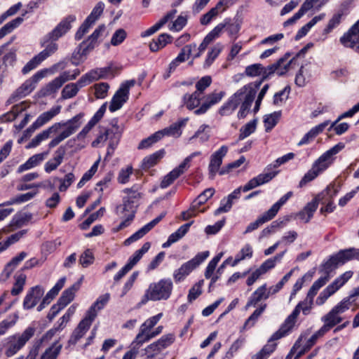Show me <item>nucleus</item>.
Masks as SVG:
<instances>
[{
    "label": "nucleus",
    "instance_id": "f257e3e1",
    "mask_svg": "<svg viewBox=\"0 0 359 359\" xmlns=\"http://www.w3.org/2000/svg\"><path fill=\"white\" fill-rule=\"evenodd\" d=\"M83 113H79L67 121L57 122L37 134L26 146V149L38 147L42 142L47 140L51 135L56 134L59 130L63 129L57 135L53 138L48 144L49 149L57 146L60 142L73 135L81 126Z\"/></svg>",
    "mask_w": 359,
    "mask_h": 359
},
{
    "label": "nucleus",
    "instance_id": "f03ea898",
    "mask_svg": "<svg viewBox=\"0 0 359 359\" xmlns=\"http://www.w3.org/2000/svg\"><path fill=\"white\" fill-rule=\"evenodd\" d=\"M75 20V15H69L67 16L50 32L48 33L43 38L41 43V46L44 47V49L37 55L42 61L45 60L57 51L58 45L55 41L72 28V23Z\"/></svg>",
    "mask_w": 359,
    "mask_h": 359
},
{
    "label": "nucleus",
    "instance_id": "7ed1b4c3",
    "mask_svg": "<svg viewBox=\"0 0 359 359\" xmlns=\"http://www.w3.org/2000/svg\"><path fill=\"white\" fill-rule=\"evenodd\" d=\"M123 133V128L117 122L111 123V126L100 130L97 138L92 142V147H97L108 142L106 158L111 157L117 147Z\"/></svg>",
    "mask_w": 359,
    "mask_h": 359
},
{
    "label": "nucleus",
    "instance_id": "20e7f679",
    "mask_svg": "<svg viewBox=\"0 0 359 359\" xmlns=\"http://www.w3.org/2000/svg\"><path fill=\"white\" fill-rule=\"evenodd\" d=\"M172 282L169 278L152 283L145 291L140 303L144 304L148 301L167 300L172 294Z\"/></svg>",
    "mask_w": 359,
    "mask_h": 359
},
{
    "label": "nucleus",
    "instance_id": "39448f33",
    "mask_svg": "<svg viewBox=\"0 0 359 359\" xmlns=\"http://www.w3.org/2000/svg\"><path fill=\"white\" fill-rule=\"evenodd\" d=\"M34 333L35 328L28 327L22 333H16L5 338L2 341L5 355L8 358L15 355L34 335Z\"/></svg>",
    "mask_w": 359,
    "mask_h": 359
},
{
    "label": "nucleus",
    "instance_id": "423d86ee",
    "mask_svg": "<svg viewBox=\"0 0 359 359\" xmlns=\"http://www.w3.org/2000/svg\"><path fill=\"white\" fill-rule=\"evenodd\" d=\"M350 307L349 299H344L334 306L327 314L321 318L324 325L320 328L325 334L335 325L341 323L343 318L341 314L347 311Z\"/></svg>",
    "mask_w": 359,
    "mask_h": 359
},
{
    "label": "nucleus",
    "instance_id": "0eeeda50",
    "mask_svg": "<svg viewBox=\"0 0 359 359\" xmlns=\"http://www.w3.org/2000/svg\"><path fill=\"white\" fill-rule=\"evenodd\" d=\"M292 196V192L289 191L283 196L276 203H274L269 210L259 217L255 222H251L246 227L244 233H248L259 228L264 223L272 219L278 213L280 208Z\"/></svg>",
    "mask_w": 359,
    "mask_h": 359
},
{
    "label": "nucleus",
    "instance_id": "6e6552de",
    "mask_svg": "<svg viewBox=\"0 0 359 359\" xmlns=\"http://www.w3.org/2000/svg\"><path fill=\"white\" fill-rule=\"evenodd\" d=\"M209 254V251L199 252L194 258L184 263L173 273V278L175 282L182 281L192 271L208 257Z\"/></svg>",
    "mask_w": 359,
    "mask_h": 359
},
{
    "label": "nucleus",
    "instance_id": "1a4fd4ad",
    "mask_svg": "<svg viewBox=\"0 0 359 359\" xmlns=\"http://www.w3.org/2000/svg\"><path fill=\"white\" fill-rule=\"evenodd\" d=\"M359 259V249L348 248L340 250L337 254L332 256L324 264V268L327 271L332 270L333 267L339 265H343L352 259Z\"/></svg>",
    "mask_w": 359,
    "mask_h": 359
},
{
    "label": "nucleus",
    "instance_id": "9d476101",
    "mask_svg": "<svg viewBox=\"0 0 359 359\" xmlns=\"http://www.w3.org/2000/svg\"><path fill=\"white\" fill-rule=\"evenodd\" d=\"M345 145L339 142L323 153L312 165V167L320 174L327 169L334 161V156L341 151Z\"/></svg>",
    "mask_w": 359,
    "mask_h": 359
},
{
    "label": "nucleus",
    "instance_id": "9b49d317",
    "mask_svg": "<svg viewBox=\"0 0 359 359\" xmlns=\"http://www.w3.org/2000/svg\"><path fill=\"white\" fill-rule=\"evenodd\" d=\"M135 83V80H130L121 84L111 100L109 107L110 111L114 112L122 107L128 100L130 88L134 86Z\"/></svg>",
    "mask_w": 359,
    "mask_h": 359
},
{
    "label": "nucleus",
    "instance_id": "f8f14e48",
    "mask_svg": "<svg viewBox=\"0 0 359 359\" xmlns=\"http://www.w3.org/2000/svg\"><path fill=\"white\" fill-rule=\"evenodd\" d=\"M262 81L250 83L247 84V88L245 93L243 94V100L241 102V106L240 110L238 112V117L243 118L245 117L247 112L250 109L252 102L255 98V95L257 90L260 87Z\"/></svg>",
    "mask_w": 359,
    "mask_h": 359
},
{
    "label": "nucleus",
    "instance_id": "ddd939ff",
    "mask_svg": "<svg viewBox=\"0 0 359 359\" xmlns=\"http://www.w3.org/2000/svg\"><path fill=\"white\" fill-rule=\"evenodd\" d=\"M41 3V0L32 1L29 2V4L27 5V10L22 13L21 17H18L12 20L11 21L5 24L0 29V39L4 38L7 34L11 33L15 28L18 27L24 21L23 16H25L27 13H32L34 9L38 8Z\"/></svg>",
    "mask_w": 359,
    "mask_h": 359
},
{
    "label": "nucleus",
    "instance_id": "4468645a",
    "mask_svg": "<svg viewBox=\"0 0 359 359\" xmlns=\"http://www.w3.org/2000/svg\"><path fill=\"white\" fill-rule=\"evenodd\" d=\"M247 85L238 89L234 94H233L228 100L219 108V114L221 116L231 115L241 103L243 100V94L245 93Z\"/></svg>",
    "mask_w": 359,
    "mask_h": 359
},
{
    "label": "nucleus",
    "instance_id": "2eb2a0df",
    "mask_svg": "<svg viewBox=\"0 0 359 359\" xmlns=\"http://www.w3.org/2000/svg\"><path fill=\"white\" fill-rule=\"evenodd\" d=\"M229 147L222 145L219 149L212 154L208 165L209 177L213 180L217 172L219 173L221 165L222 164L223 158L226 155Z\"/></svg>",
    "mask_w": 359,
    "mask_h": 359
},
{
    "label": "nucleus",
    "instance_id": "dca6fc26",
    "mask_svg": "<svg viewBox=\"0 0 359 359\" xmlns=\"http://www.w3.org/2000/svg\"><path fill=\"white\" fill-rule=\"evenodd\" d=\"M98 44L94 39L88 37L87 40L83 41L78 47L77 50L73 53L72 64L75 65L83 62L88 55Z\"/></svg>",
    "mask_w": 359,
    "mask_h": 359
},
{
    "label": "nucleus",
    "instance_id": "f3484780",
    "mask_svg": "<svg viewBox=\"0 0 359 359\" xmlns=\"http://www.w3.org/2000/svg\"><path fill=\"white\" fill-rule=\"evenodd\" d=\"M340 42L344 46L353 48L359 53V20L340 38Z\"/></svg>",
    "mask_w": 359,
    "mask_h": 359
},
{
    "label": "nucleus",
    "instance_id": "a211bd4d",
    "mask_svg": "<svg viewBox=\"0 0 359 359\" xmlns=\"http://www.w3.org/2000/svg\"><path fill=\"white\" fill-rule=\"evenodd\" d=\"M226 95L224 90H215L205 97L204 102L200 107L194 111L196 115L205 114L211 107L218 104Z\"/></svg>",
    "mask_w": 359,
    "mask_h": 359
},
{
    "label": "nucleus",
    "instance_id": "6ab92c4d",
    "mask_svg": "<svg viewBox=\"0 0 359 359\" xmlns=\"http://www.w3.org/2000/svg\"><path fill=\"white\" fill-rule=\"evenodd\" d=\"M298 309H294L292 313L287 317L280 329L273 334L271 339L278 340L281 339L291 331L294 327L298 317Z\"/></svg>",
    "mask_w": 359,
    "mask_h": 359
},
{
    "label": "nucleus",
    "instance_id": "aec40b11",
    "mask_svg": "<svg viewBox=\"0 0 359 359\" xmlns=\"http://www.w3.org/2000/svg\"><path fill=\"white\" fill-rule=\"evenodd\" d=\"M44 289L40 285L31 287L23 300V308L26 310L34 308L43 297Z\"/></svg>",
    "mask_w": 359,
    "mask_h": 359
},
{
    "label": "nucleus",
    "instance_id": "412c9836",
    "mask_svg": "<svg viewBox=\"0 0 359 359\" xmlns=\"http://www.w3.org/2000/svg\"><path fill=\"white\" fill-rule=\"evenodd\" d=\"M302 334H305V337L301 341L300 348H299L297 355H294V359H299L306 352L309 351L316 344L318 339L324 336L325 333L322 330L319 329L308 339L306 332L302 333Z\"/></svg>",
    "mask_w": 359,
    "mask_h": 359
},
{
    "label": "nucleus",
    "instance_id": "4be33fe9",
    "mask_svg": "<svg viewBox=\"0 0 359 359\" xmlns=\"http://www.w3.org/2000/svg\"><path fill=\"white\" fill-rule=\"evenodd\" d=\"M94 320L95 319L90 316L89 317L88 315L86 314L85 318L80 321L77 327L72 332L69 342L72 344H76L77 341L81 339L89 330Z\"/></svg>",
    "mask_w": 359,
    "mask_h": 359
},
{
    "label": "nucleus",
    "instance_id": "5701e85b",
    "mask_svg": "<svg viewBox=\"0 0 359 359\" xmlns=\"http://www.w3.org/2000/svg\"><path fill=\"white\" fill-rule=\"evenodd\" d=\"M278 171L267 172L259 174L255 177L251 179L244 187H243V191L247 192L258 186L264 184L271 181L277 174Z\"/></svg>",
    "mask_w": 359,
    "mask_h": 359
},
{
    "label": "nucleus",
    "instance_id": "b1692460",
    "mask_svg": "<svg viewBox=\"0 0 359 359\" xmlns=\"http://www.w3.org/2000/svg\"><path fill=\"white\" fill-rule=\"evenodd\" d=\"M165 215V212L161 213L159 216L151 220L148 224L143 226L137 231L134 233L128 238L125 241L126 245H130L142 238L145 234L150 231Z\"/></svg>",
    "mask_w": 359,
    "mask_h": 359
},
{
    "label": "nucleus",
    "instance_id": "393cba45",
    "mask_svg": "<svg viewBox=\"0 0 359 359\" xmlns=\"http://www.w3.org/2000/svg\"><path fill=\"white\" fill-rule=\"evenodd\" d=\"M188 120V118L180 119L170 125L169 127L157 131L158 134L161 133L159 135L161 140L165 136L173 137L175 138L180 137L182 135V128L186 126Z\"/></svg>",
    "mask_w": 359,
    "mask_h": 359
},
{
    "label": "nucleus",
    "instance_id": "a878e982",
    "mask_svg": "<svg viewBox=\"0 0 359 359\" xmlns=\"http://www.w3.org/2000/svg\"><path fill=\"white\" fill-rule=\"evenodd\" d=\"M61 106H54L50 108L48 111L41 114L36 121L32 123V128H40L44 125L49 123L54 117L60 113Z\"/></svg>",
    "mask_w": 359,
    "mask_h": 359
},
{
    "label": "nucleus",
    "instance_id": "bb28decb",
    "mask_svg": "<svg viewBox=\"0 0 359 359\" xmlns=\"http://www.w3.org/2000/svg\"><path fill=\"white\" fill-rule=\"evenodd\" d=\"M25 252H21L18 255L14 257L5 266L4 269L0 274V281L2 283L6 282L15 269L20 264V263L27 257Z\"/></svg>",
    "mask_w": 359,
    "mask_h": 359
},
{
    "label": "nucleus",
    "instance_id": "cd10ccee",
    "mask_svg": "<svg viewBox=\"0 0 359 359\" xmlns=\"http://www.w3.org/2000/svg\"><path fill=\"white\" fill-rule=\"evenodd\" d=\"M269 297L266 284L259 286L250 297L245 309L247 310L251 306H255L260 301L266 300Z\"/></svg>",
    "mask_w": 359,
    "mask_h": 359
},
{
    "label": "nucleus",
    "instance_id": "c85d7f7f",
    "mask_svg": "<svg viewBox=\"0 0 359 359\" xmlns=\"http://www.w3.org/2000/svg\"><path fill=\"white\" fill-rule=\"evenodd\" d=\"M49 154V151L36 154L28 158L23 164L20 165L18 168V172L21 173L25 170L32 169L41 164Z\"/></svg>",
    "mask_w": 359,
    "mask_h": 359
},
{
    "label": "nucleus",
    "instance_id": "c756f323",
    "mask_svg": "<svg viewBox=\"0 0 359 359\" xmlns=\"http://www.w3.org/2000/svg\"><path fill=\"white\" fill-rule=\"evenodd\" d=\"M340 189V184L331 183L326 187V189L316 195L315 198L319 203H324L327 200H333L339 192Z\"/></svg>",
    "mask_w": 359,
    "mask_h": 359
},
{
    "label": "nucleus",
    "instance_id": "7c9ffc66",
    "mask_svg": "<svg viewBox=\"0 0 359 359\" xmlns=\"http://www.w3.org/2000/svg\"><path fill=\"white\" fill-rule=\"evenodd\" d=\"M65 155V150L62 147L58 148L54 153L52 158L48 161L45 165L44 170L47 173L56 170L57 167L62 163Z\"/></svg>",
    "mask_w": 359,
    "mask_h": 359
},
{
    "label": "nucleus",
    "instance_id": "2f4dec72",
    "mask_svg": "<svg viewBox=\"0 0 359 359\" xmlns=\"http://www.w3.org/2000/svg\"><path fill=\"white\" fill-rule=\"evenodd\" d=\"M329 120L325 121L318 126L312 128L307 133H306L302 140L297 144L298 146L307 144L311 142L317 135L323 133L325 128L330 124Z\"/></svg>",
    "mask_w": 359,
    "mask_h": 359
},
{
    "label": "nucleus",
    "instance_id": "473e14b6",
    "mask_svg": "<svg viewBox=\"0 0 359 359\" xmlns=\"http://www.w3.org/2000/svg\"><path fill=\"white\" fill-rule=\"evenodd\" d=\"M65 82H67V77L60 74L41 89L42 95L48 96L56 93Z\"/></svg>",
    "mask_w": 359,
    "mask_h": 359
},
{
    "label": "nucleus",
    "instance_id": "72a5a7b5",
    "mask_svg": "<svg viewBox=\"0 0 359 359\" xmlns=\"http://www.w3.org/2000/svg\"><path fill=\"white\" fill-rule=\"evenodd\" d=\"M319 202L314 198L309 203H308L305 207L299 211L297 216L305 223H308L313 217L314 212L316 211Z\"/></svg>",
    "mask_w": 359,
    "mask_h": 359
},
{
    "label": "nucleus",
    "instance_id": "f704fd0d",
    "mask_svg": "<svg viewBox=\"0 0 359 359\" xmlns=\"http://www.w3.org/2000/svg\"><path fill=\"white\" fill-rule=\"evenodd\" d=\"M177 13L176 10H172L168 13L163 18H162L158 22L141 33V36L144 38L149 36L158 30H159L164 25H165L170 20L172 19Z\"/></svg>",
    "mask_w": 359,
    "mask_h": 359
},
{
    "label": "nucleus",
    "instance_id": "c9c22d12",
    "mask_svg": "<svg viewBox=\"0 0 359 359\" xmlns=\"http://www.w3.org/2000/svg\"><path fill=\"white\" fill-rule=\"evenodd\" d=\"M186 170L187 169L185 168V165L180 163L179 166L174 168L163 177L161 182V187L163 189L167 188Z\"/></svg>",
    "mask_w": 359,
    "mask_h": 359
},
{
    "label": "nucleus",
    "instance_id": "e433bc0d",
    "mask_svg": "<svg viewBox=\"0 0 359 359\" xmlns=\"http://www.w3.org/2000/svg\"><path fill=\"white\" fill-rule=\"evenodd\" d=\"M82 279L83 278H81L79 281L62 292V296L58 299L60 304L65 307L74 299L76 292H77L81 287Z\"/></svg>",
    "mask_w": 359,
    "mask_h": 359
},
{
    "label": "nucleus",
    "instance_id": "4c0bfd02",
    "mask_svg": "<svg viewBox=\"0 0 359 359\" xmlns=\"http://www.w3.org/2000/svg\"><path fill=\"white\" fill-rule=\"evenodd\" d=\"M224 24H226L225 29L229 36L233 39H236L241 27V21L238 18L233 20L226 18L224 20Z\"/></svg>",
    "mask_w": 359,
    "mask_h": 359
},
{
    "label": "nucleus",
    "instance_id": "58836bf2",
    "mask_svg": "<svg viewBox=\"0 0 359 359\" xmlns=\"http://www.w3.org/2000/svg\"><path fill=\"white\" fill-rule=\"evenodd\" d=\"M110 295L107 293L104 295L100 296L96 302L90 307L86 312V314L95 319L97 316V311L102 309L105 304L109 300Z\"/></svg>",
    "mask_w": 359,
    "mask_h": 359
},
{
    "label": "nucleus",
    "instance_id": "ea45409f",
    "mask_svg": "<svg viewBox=\"0 0 359 359\" xmlns=\"http://www.w3.org/2000/svg\"><path fill=\"white\" fill-rule=\"evenodd\" d=\"M202 95L197 92H194L191 94L187 93L183 96V102L187 108L189 110L200 107Z\"/></svg>",
    "mask_w": 359,
    "mask_h": 359
},
{
    "label": "nucleus",
    "instance_id": "a19ab883",
    "mask_svg": "<svg viewBox=\"0 0 359 359\" xmlns=\"http://www.w3.org/2000/svg\"><path fill=\"white\" fill-rule=\"evenodd\" d=\"M84 86V84L80 83V79L76 83H71L66 85L61 93L62 98L67 100L76 96L79 89Z\"/></svg>",
    "mask_w": 359,
    "mask_h": 359
},
{
    "label": "nucleus",
    "instance_id": "79ce46f5",
    "mask_svg": "<svg viewBox=\"0 0 359 359\" xmlns=\"http://www.w3.org/2000/svg\"><path fill=\"white\" fill-rule=\"evenodd\" d=\"M150 243L147 242L144 243L142 248L135 252V253L129 258L128 263L126 266L131 270L135 265L141 259L142 256L149 250L150 248Z\"/></svg>",
    "mask_w": 359,
    "mask_h": 359
},
{
    "label": "nucleus",
    "instance_id": "37998d69",
    "mask_svg": "<svg viewBox=\"0 0 359 359\" xmlns=\"http://www.w3.org/2000/svg\"><path fill=\"white\" fill-rule=\"evenodd\" d=\"M171 42V36L168 34H161L156 39H153L149 43V48L152 52H156L164 48Z\"/></svg>",
    "mask_w": 359,
    "mask_h": 359
},
{
    "label": "nucleus",
    "instance_id": "c03bdc74",
    "mask_svg": "<svg viewBox=\"0 0 359 359\" xmlns=\"http://www.w3.org/2000/svg\"><path fill=\"white\" fill-rule=\"evenodd\" d=\"M163 150L158 151L149 156L144 157L142 161L141 168L143 170H148L154 166L158 161L163 156Z\"/></svg>",
    "mask_w": 359,
    "mask_h": 359
},
{
    "label": "nucleus",
    "instance_id": "a18cd8bd",
    "mask_svg": "<svg viewBox=\"0 0 359 359\" xmlns=\"http://www.w3.org/2000/svg\"><path fill=\"white\" fill-rule=\"evenodd\" d=\"M151 339L153 338L150 332L140 327L138 334L136 335L135 338L131 343V347L137 348V351H139L140 346H142L144 343L149 341Z\"/></svg>",
    "mask_w": 359,
    "mask_h": 359
},
{
    "label": "nucleus",
    "instance_id": "49530a36",
    "mask_svg": "<svg viewBox=\"0 0 359 359\" xmlns=\"http://www.w3.org/2000/svg\"><path fill=\"white\" fill-rule=\"evenodd\" d=\"M36 85L31 79L25 81L13 95V97L22 98L29 95L35 88Z\"/></svg>",
    "mask_w": 359,
    "mask_h": 359
},
{
    "label": "nucleus",
    "instance_id": "de8ad7c7",
    "mask_svg": "<svg viewBox=\"0 0 359 359\" xmlns=\"http://www.w3.org/2000/svg\"><path fill=\"white\" fill-rule=\"evenodd\" d=\"M32 215L31 213H18L15 215L11 221V226L13 228H20L25 225L32 219Z\"/></svg>",
    "mask_w": 359,
    "mask_h": 359
},
{
    "label": "nucleus",
    "instance_id": "09e8293b",
    "mask_svg": "<svg viewBox=\"0 0 359 359\" xmlns=\"http://www.w3.org/2000/svg\"><path fill=\"white\" fill-rule=\"evenodd\" d=\"M285 251H283L280 253L277 254L272 258H269L264 262L261 266L259 267V270L263 273V274L266 273L268 271L273 269L277 262H280L283 259Z\"/></svg>",
    "mask_w": 359,
    "mask_h": 359
},
{
    "label": "nucleus",
    "instance_id": "8fccbe9b",
    "mask_svg": "<svg viewBox=\"0 0 359 359\" xmlns=\"http://www.w3.org/2000/svg\"><path fill=\"white\" fill-rule=\"evenodd\" d=\"M15 283L11 289V293L13 296H17L22 292L25 285L27 276L23 273H18L14 276Z\"/></svg>",
    "mask_w": 359,
    "mask_h": 359
},
{
    "label": "nucleus",
    "instance_id": "3c124183",
    "mask_svg": "<svg viewBox=\"0 0 359 359\" xmlns=\"http://www.w3.org/2000/svg\"><path fill=\"white\" fill-rule=\"evenodd\" d=\"M253 250L250 244L245 245L241 250L236 254L234 260L231 263L232 266H236L240 262L250 259L252 257Z\"/></svg>",
    "mask_w": 359,
    "mask_h": 359
},
{
    "label": "nucleus",
    "instance_id": "603ef678",
    "mask_svg": "<svg viewBox=\"0 0 359 359\" xmlns=\"http://www.w3.org/2000/svg\"><path fill=\"white\" fill-rule=\"evenodd\" d=\"M290 56V54L287 53L285 54V55L282 57H280L276 64H279L278 66H277L276 69V74L278 76H283L285 74H286L288 70L290 69V67L292 62L293 59H291L289 60V57Z\"/></svg>",
    "mask_w": 359,
    "mask_h": 359
},
{
    "label": "nucleus",
    "instance_id": "864d4df0",
    "mask_svg": "<svg viewBox=\"0 0 359 359\" xmlns=\"http://www.w3.org/2000/svg\"><path fill=\"white\" fill-rule=\"evenodd\" d=\"M329 280V276L327 275L324 277H320L318 280H316L309 289L307 293V299L313 300L314 297L318 293V291L326 284V283Z\"/></svg>",
    "mask_w": 359,
    "mask_h": 359
},
{
    "label": "nucleus",
    "instance_id": "5fc2aeb1",
    "mask_svg": "<svg viewBox=\"0 0 359 359\" xmlns=\"http://www.w3.org/2000/svg\"><path fill=\"white\" fill-rule=\"evenodd\" d=\"M95 259L93 251L90 249H86L79 256V264L83 268H88L94 263Z\"/></svg>",
    "mask_w": 359,
    "mask_h": 359
},
{
    "label": "nucleus",
    "instance_id": "6e6d98bb",
    "mask_svg": "<svg viewBox=\"0 0 359 359\" xmlns=\"http://www.w3.org/2000/svg\"><path fill=\"white\" fill-rule=\"evenodd\" d=\"M353 272L351 271H348L344 272L337 278H336L331 284L329 285L336 292L338 290H339L342 286H344L348 280L352 277Z\"/></svg>",
    "mask_w": 359,
    "mask_h": 359
},
{
    "label": "nucleus",
    "instance_id": "4d7b16f0",
    "mask_svg": "<svg viewBox=\"0 0 359 359\" xmlns=\"http://www.w3.org/2000/svg\"><path fill=\"white\" fill-rule=\"evenodd\" d=\"M215 192V189L208 188L204 190L192 203L194 208H199V207L204 204L210 198H211Z\"/></svg>",
    "mask_w": 359,
    "mask_h": 359
},
{
    "label": "nucleus",
    "instance_id": "13d9d810",
    "mask_svg": "<svg viewBox=\"0 0 359 359\" xmlns=\"http://www.w3.org/2000/svg\"><path fill=\"white\" fill-rule=\"evenodd\" d=\"M223 49V46L220 43H217L213 46L208 53L207 57L204 62L205 67H209L218 57Z\"/></svg>",
    "mask_w": 359,
    "mask_h": 359
},
{
    "label": "nucleus",
    "instance_id": "bf43d9fd",
    "mask_svg": "<svg viewBox=\"0 0 359 359\" xmlns=\"http://www.w3.org/2000/svg\"><path fill=\"white\" fill-rule=\"evenodd\" d=\"M280 116V111H275L265 117L264 122L266 132L270 131L278 123Z\"/></svg>",
    "mask_w": 359,
    "mask_h": 359
},
{
    "label": "nucleus",
    "instance_id": "052dcab7",
    "mask_svg": "<svg viewBox=\"0 0 359 359\" xmlns=\"http://www.w3.org/2000/svg\"><path fill=\"white\" fill-rule=\"evenodd\" d=\"M99 79H101L100 75L99 74V71L97 68L94 69L88 72V73L83 74L80 78V83L82 84H84L85 86H88V84L91 83L92 82L95 81H97Z\"/></svg>",
    "mask_w": 359,
    "mask_h": 359
},
{
    "label": "nucleus",
    "instance_id": "680f3d73",
    "mask_svg": "<svg viewBox=\"0 0 359 359\" xmlns=\"http://www.w3.org/2000/svg\"><path fill=\"white\" fill-rule=\"evenodd\" d=\"M266 308V304H264L261 305L258 309H257L252 315L246 320L243 328H246L247 327H251L255 325V323L262 315V313L264 311Z\"/></svg>",
    "mask_w": 359,
    "mask_h": 359
},
{
    "label": "nucleus",
    "instance_id": "e2e57ef3",
    "mask_svg": "<svg viewBox=\"0 0 359 359\" xmlns=\"http://www.w3.org/2000/svg\"><path fill=\"white\" fill-rule=\"evenodd\" d=\"M18 319V315L15 313L12 316H10L8 318L2 320L0 323V336L5 334L16 323Z\"/></svg>",
    "mask_w": 359,
    "mask_h": 359
},
{
    "label": "nucleus",
    "instance_id": "0e129e2a",
    "mask_svg": "<svg viewBox=\"0 0 359 359\" xmlns=\"http://www.w3.org/2000/svg\"><path fill=\"white\" fill-rule=\"evenodd\" d=\"M193 221L182 225L176 231L169 236V238L175 243L182 238L189 231L190 226L193 224Z\"/></svg>",
    "mask_w": 359,
    "mask_h": 359
},
{
    "label": "nucleus",
    "instance_id": "69168bd1",
    "mask_svg": "<svg viewBox=\"0 0 359 359\" xmlns=\"http://www.w3.org/2000/svg\"><path fill=\"white\" fill-rule=\"evenodd\" d=\"M256 120H252L246 123L240 130L239 140H243L253 133L256 130Z\"/></svg>",
    "mask_w": 359,
    "mask_h": 359
},
{
    "label": "nucleus",
    "instance_id": "338daca9",
    "mask_svg": "<svg viewBox=\"0 0 359 359\" xmlns=\"http://www.w3.org/2000/svg\"><path fill=\"white\" fill-rule=\"evenodd\" d=\"M104 8V3L98 2L86 20L93 25L103 13Z\"/></svg>",
    "mask_w": 359,
    "mask_h": 359
},
{
    "label": "nucleus",
    "instance_id": "774afa93",
    "mask_svg": "<svg viewBox=\"0 0 359 359\" xmlns=\"http://www.w3.org/2000/svg\"><path fill=\"white\" fill-rule=\"evenodd\" d=\"M161 352V351L156 342H153L142 350V355H145L147 359H153Z\"/></svg>",
    "mask_w": 359,
    "mask_h": 359
}]
</instances>
